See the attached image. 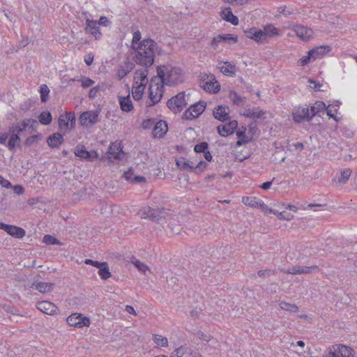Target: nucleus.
Here are the masks:
<instances>
[{"mask_svg": "<svg viewBox=\"0 0 357 357\" xmlns=\"http://www.w3.org/2000/svg\"><path fill=\"white\" fill-rule=\"evenodd\" d=\"M157 49V44L152 39L143 40L135 49V62L142 66H151L153 63Z\"/></svg>", "mask_w": 357, "mask_h": 357, "instance_id": "nucleus-1", "label": "nucleus"}, {"mask_svg": "<svg viewBox=\"0 0 357 357\" xmlns=\"http://www.w3.org/2000/svg\"><path fill=\"white\" fill-rule=\"evenodd\" d=\"M159 81L163 85L172 86L183 81L182 71L180 68L171 65H163L157 67Z\"/></svg>", "mask_w": 357, "mask_h": 357, "instance_id": "nucleus-2", "label": "nucleus"}, {"mask_svg": "<svg viewBox=\"0 0 357 357\" xmlns=\"http://www.w3.org/2000/svg\"><path fill=\"white\" fill-rule=\"evenodd\" d=\"M148 70L146 68L137 70L134 76L132 95L135 100L142 99L145 86L148 83Z\"/></svg>", "mask_w": 357, "mask_h": 357, "instance_id": "nucleus-3", "label": "nucleus"}, {"mask_svg": "<svg viewBox=\"0 0 357 357\" xmlns=\"http://www.w3.org/2000/svg\"><path fill=\"white\" fill-rule=\"evenodd\" d=\"M163 86L159 79L156 77L151 79L149 89V102L146 103V106L150 107L158 103L162 98L163 95Z\"/></svg>", "mask_w": 357, "mask_h": 357, "instance_id": "nucleus-4", "label": "nucleus"}, {"mask_svg": "<svg viewBox=\"0 0 357 357\" xmlns=\"http://www.w3.org/2000/svg\"><path fill=\"white\" fill-rule=\"evenodd\" d=\"M59 129L66 134L75 126V115L74 112H65L60 114L59 119Z\"/></svg>", "mask_w": 357, "mask_h": 357, "instance_id": "nucleus-5", "label": "nucleus"}, {"mask_svg": "<svg viewBox=\"0 0 357 357\" xmlns=\"http://www.w3.org/2000/svg\"><path fill=\"white\" fill-rule=\"evenodd\" d=\"M187 104L188 99L184 92L178 93L176 96L170 98L167 102L168 108L174 113L181 112Z\"/></svg>", "mask_w": 357, "mask_h": 357, "instance_id": "nucleus-6", "label": "nucleus"}, {"mask_svg": "<svg viewBox=\"0 0 357 357\" xmlns=\"http://www.w3.org/2000/svg\"><path fill=\"white\" fill-rule=\"evenodd\" d=\"M176 163L181 170L189 169L194 171L196 174H200L206 168L207 166L206 162L204 161L201 160L197 164H195L190 160L186 161L184 158L177 160Z\"/></svg>", "mask_w": 357, "mask_h": 357, "instance_id": "nucleus-7", "label": "nucleus"}, {"mask_svg": "<svg viewBox=\"0 0 357 357\" xmlns=\"http://www.w3.org/2000/svg\"><path fill=\"white\" fill-rule=\"evenodd\" d=\"M138 214L142 218H150L153 221H159L161 218L165 217L166 212L164 208L153 209L148 206L140 209Z\"/></svg>", "mask_w": 357, "mask_h": 357, "instance_id": "nucleus-8", "label": "nucleus"}, {"mask_svg": "<svg viewBox=\"0 0 357 357\" xmlns=\"http://www.w3.org/2000/svg\"><path fill=\"white\" fill-rule=\"evenodd\" d=\"M293 120L296 123L311 121L310 110L308 107L303 106H296L291 112Z\"/></svg>", "mask_w": 357, "mask_h": 357, "instance_id": "nucleus-9", "label": "nucleus"}, {"mask_svg": "<svg viewBox=\"0 0 357 357\" xmlns=\"http://www.w3.org/2000/svg\"><path fill=\"white\" fill-rule=\"evenodd\" d=\"M66 321L70 326L77 328L89 326L91 324L90 319L88 317L79 313L72 314L67 318Z\"/></svg>", "mask_w": 357, "mask_h": 357, "instance_id": "nucleus-10", "label": "nucleus"}, {"mask_svg": "<svg viewBox=\"0 0 357 357\" xmlns=\"http://www.w3.org/2000/svg\"><path fill=\"white\" fill-rule=\"evenodd\" d=\"M206 108L205 102H197L186 109L183 116L185 119H193L202 114Z\"/></svg>", "mask_w": 357, "mask_h": 357, "instance_id": "nucleus-11", "label": "nucleus"}, {"mask_svg": "<svg viewBox=\"0 0 357 357\" xmlns=\"http://www.w3.org/2000/svg\"><path fill=\"white\" fill-rule=\"evenodd\" d=\"M98 115L97 111L84 112L79 116V123L85 127L91 126L98 121Z\"/></svg>", "mask_w": 357, "mask_h": 357, "instance_id": "nucleus-12", "label": "nucleus"}, {"mask_svg": "<svg viewBox=\"0 0 357 357\" xmlns=\"http://www.w3.org/2000/svg\"><path fill=\"white\" fill-rule=\"evenodd\" d=\"M202 87L206 92L213 93H217L220 89V85L214 75L207 76V78L202 81Z\"/></svg>", "mask_w": 357, "mask_h": 357, "instance_id": "nucleus-13", "label": "nucleus"}, {"mask_svg": "<svg viewBox=\"0 0 357 357\" xmlns=\"http://www.w3.org/2000/svg\"><path fill=\"white\" fill-rule=\"evenodd\" d=\"M291 29L301 40L304 41L309 40L314 33L312 29L298 24L294 25Z\"/></svg>", "mask_w": 357, "mask_h": 357, "instance_id": "nucleus-14", "label": "nucleus"}, {"mask_svg": "<svg viewBox=\"0 0 357 357\" xmlns=\"http://www.w3.org/2000/svg\"><path fill=\"white\" fill-rule=\"evenodd\" d=\"M125 153L123 151V146L120 142H115L112 143L108 151V157L109 159L121 160L124 158Z\"/></svg>", "mask_w": 357, "mask_h": 357, "instance_id": "nucleus-15", "label": "nucleus"}, {"mask_svg": "<svg viewBox=\"0 0 357 357\" xmlns=\"http://www.w3.org/2000/svg\"><path fill=\"white\" fill-rule=\"evenodd\" d=\"M36 306L40 311L48 315L56 314L59 310L56 305L47 301L38 302Z\"/></svg>", "mask_w": 357, "mask_h": 357, "instance_id": "nucleus-16", "label": "nucleus"}, {"mask_svg": "<svg viewBox=\"0 0 357 357\" xmlns=\"http://www.w3.org/2000/svg\"><path fill=\"white\" fill-rule=\"evenodd\" d=\"M85 31L94 36L98 40L102 37V33L100 31L99 26L96 20H86Z\"/></svg>", "mask_w": 357, "mask_h": 357, "instance_id": "nucleus-17", "label": "nucleus"}, {"mask_svg": "<svg viewBox=\"0 0 357 357\" xmlns=\"http://www.w3.org/2000/svg\"><path fill=\"white\" fill-rule=\"evenodd\" d=\"M245 33L248 38L253 40L257 43L262 44L266 41L262 29L252 27L245 31Z\"/></svg>", "mask_w": 357, "mask_h": 357, "instance_id": "nucleus-18", "label": "nucleus"}, {"mask_svg": "<svg viewBox=\"0 0 357 357\" xmlns=\"http://www.w3.org/2000/svg\"><path fill=\"white\" fill-rule=\"evenodd\" d=\"M238 126V122L236 120L230 121L228 123L220 125L217 127L220 135L227 137L232 134Z\"/></svg>", "mask_w": 357, "mask_h": 357, "instance_id": "nucleus-19", "label": "nucleus"}, {"mask_svg": "<svg viewBox=\"0 0 357 357\" xmlns=\"http://www.w3.org/2000/svg\"><path fill=\"white\" fill-rule=\"evenodd\" d=\"M229 107L218 105L213 112L215 119L224 122L229 119Z\"/></svg>", "mask_w": 357, "mask_h": 357, "instance_id": "nucleus-20", "label": "nucleus"}, {"mask_svg": "<svg viewBox=\"0 0 357 357\" xmlns=\"http://www.w3.org/2000/svg\"><path fill=\"white\" fill-rule=\"evenodd\" d=\"M37 124V121L33 119H25L17 124L11 126V131H17L20 134L24 131L28 126H35Z\"/></svg>", "mask_w": 357, "mask_h": 357, "instance_id": "nucleus-21", "label": "nucleus"}, {"mask_svg": "<svg viewBox=\"0 0 357 357\" xmlns=\"http://www.w3.org/2000/svg\"><path fill=\"white\" fill-rule=\"evenodd\" d=\"M168 130V127L165 121H159L157 123L155 122L154 128L153 130V135L155 137H163Z\"/></svg>", "mask_w": 357, "mask_h": 357, "instance_id": "nucleus-22", "label": "nucleus"}, {"mask_svg": "<svg viewBox=\"0 0 357 357\" xmlns=\"http://www.w3.org/2000/svg\"><path fill=\"white\" fill-rule=\"evenodd\" d=\"M64 141L63 135L56 132L49 136L47 139V143L52 149L57 148L63 144Z\"/></svg>", "mask_w": 357, "mask_h": 357, "instance_id": "nucleus-23", "label": "nucleus"}, {"mask_svg": "<svg viewBox=\"0 0 357 357\" xmlns=\"http://www.w3.org/2000/svg\"><path fill=\"white\" fill-rule=\"evenodd\" d=\"M354 350L350 347L340 344L336 348V357H354Z\"/></svg>", "mask_w": 357, "mask_h": 357, "instance_id": "nucleus-24", "label": "nucleus"}, {"mask_svg": "<svg viewBox=\"0 0 357 357\" xmlns=\"http://www.w3.org/2000/svg\"><path fill=\"white\" fill-rule=\"evenodd\" d=\"M119 102L120 108L123 112H129L134 108L130 95L127 96H119Z\"/></svg>", "mask_w": 357, "mask_h": 357, "instance_id": "nucleus-25", "label": "nucleus"}, {"mask_svg": "<svg viewBox=\"0 0 357 357\" xmlns=\"http://www.w3.org/2000/svg\"><path fill=\"white\" fill-rule=\"evenodd\" d=\"M326 104L322 101H317L310 107V116L311 119L316 115L321 116V113L325 112Z\"/></svg>", "mask_w": 357, "mask_h": 357, "instance_id": "nucleus-26", "label": "nucleus"}, {"mask_svg": "<svg viewBox=\"0 0 357 357\" xmlns=\"http://www.w3.org/2000/svg\"><path fill=\"white\" fill-rule=\"evenodd\" d=\"M6 232L16 238H22L26 234L24 229L11 225H8Z\"/></svg>", "mask_w": 357, "mask_h": 357, "instance_id": "nucleus-27", "label": "nucleus"}, {"mask_svg": "<svg viewBox=\"0 0 357 357\" xmlns=\"http://www.w3.org/2000/svg\"><path fill=\"white\" fill-rule=\"evenodd\" d=\"M54 286V284L52 282H33L31 287L35 288L40 293L45 294L52 291Z\"/></svg>", "mask_w": 357, "mask_h": 357, "instance_id": "nucleus-28", "label": "nucleus"}, {"mask_svg": "<svg viewBox=\"0 0 357 357\" xmlns=\"http://www.w3.org/2000/svg\"><path fill=\"white\" fill-rule=\"evenodd\" d=\"M221 17L233 25H237L238 24V17L232 13L230 8H226L221 12Z\"/></svg>", "mask_w": 357, "mask_h": 357, "instance_id": "nucleus-29", "label": "nucleus"}, {"mask_svg": "<svg viewBox=\"0 0 357 357\" xmlns=\"http://www.w3.org/2000/svg\"><path fill=\"white\" fill-rule=\"evenodd\" d=\"M265 40L279 36V30L274 25L269 24L264 26L262 29Z\"/></svg>", "mask_w": 357, "mask_h": 357, "instance_id": "nucleus-30", "label": "nucleus"}, {"mask_svg": "<svg viewBox=\"0 0 357 357\" xmlns=\"http://www.w3.org/2000/svg\"><path fill=\"white\" fill-rule=\"evenodd\" d=\"M220 68L225 75L233 77L236 74V66L229 61L223 62Z\"/></svg>", "mask_w": 357, "mask_h": 357, "instance_id": "nucleus-31", "label": "nucleus"}, {"mask_svg": "<svg viewBox=\"0 0 357 357\" xmlns=\"http://www.w3.org/2000/svg\"><path fill=\"white\" fill-rule=\"evenodd\" d=\"M278 309L294 313L298 311V307L296 305L287 303L284 301H280L278 302Z\"/></svg>", "mask_w": 357, "mask_h": 357, "instance_id": "nucleus-32", "label": "nucleus"}, {"mask_svg": "<svg viewBox=\"0 0 357 357\" xmlns=\"http://www.w3.org/2000/svg\"><path fill=\"white\" fill-rule=\"evenodd\" d=\"M265 112L259 108L249 109L245 111L243 115L248 118L260 119L265 114Z\"/></svg>", "mask_w": 357, "mask_h": 357, "instance_id": "nucleus-33", "label": "nucleus"}, {"mask_svg": "<svg viewBox=\"0 0 357 357\" xmlns=\"http://www.w3.org/2000/svg\"><path fill=\"white\" fill-rule=\"evenodd\" d=\"M191 350L183 346L174 350L171 354V357H191Z\"/></svg>", "mask_w": 357, "mask_h": 357, "instance_id": "nucleus-34", "label": "nucleus"}, {"mask_svg": "<svg viewBox=\"0 0 357 357\" xmlns=\"http://www.w3.org/2000/svg\"><path fill=\"white\" fill-rule=\"evenodd\" d=\"M98 275L102 280L109 279L112 274L109 271L108 264L105 261L102 262V265L98 268Z\"/></svg>", "mask_w": 357, "mask_h": 357, "instance_id": "nucleus-35", "label": "nucleus"}, {"mask_svg": "<svg viewBox=\"0 0 357 357\" xmlns=\"http://www.w3.org/2000/svg\"><path fill=\"white\" fill-rule=\"evenodd\" d=\"M314 52L315 51H309L307 52V55L303 56L298 61V65L300 66H305L307 64H308L312 60L314 61L317 59V56H314Z\"/></svg>", "mask_w": 357, "mask_h": 357, "instance_id": "nucleus-36", "label": "nucleus"}, {"mask_svg": "<svg viewBox=\"0 0 357 357\" xmlns=\"http://www.w3.org/2000/svg\"><path fill=\"white\" fill-rule=\"evenodd\" d=\"M261 199L256 197H242V202L243 204L252 207V208H257L259 205V202H260Z\"/></svg>", "mask_w": 357, "mask_h": 357, "instance_id": "nucleus-37", "label": "nucleus"}, {"mask_svg": "<svg viewBox=\"0 0 357 357\" xmlns=\"http://www.w3.org/2000/svg\"><path fill=\"white\" fill-rule=\"evenodd\" d=\"M153 340L157 347H167L168 340L166 337H164L159 334L153 335Z\"/></svg>", "mask_w": 357, "mask_h": 357, "instance_id": "nucleus-38", "label": "nucleus"}, {"mask_svg": "<svg viewBox=\"0 0 357 357\" xmlns=\"http://www.w3.org/2000/svg\"><path fill=\"white\" fill-rule=\"evenodd\" d=\"M75 155L83 159L91 158V153L86 151L84 146H77L75 149Z\"/></svg>", "mask_w": 357, "mask_h": 357, "instance_id": "nucleus-39", "label": "nucleus"}, {"mask_svg": "<svg viewBox=\"0 0 357 357\" xmlns=\"http://www.w3.org/2000/svg\"><path fill=\"white\" fill-rule=\"evenodd\" d=\"M38 120L41 124L47 126L52 122V114L50 112H43L39 115Z\"/></svg>", "mask_w": 357, "mask_h": 357, "instance_id": "nucleus-40", "label": "nucleus"}, {"mask_svg": "<svg viewBox=\"0 0 357 357\" xmlns=\"http://www.w3.org/2000/svg\"><path fill=\"white\" fill-rule=\"evenodd\" d=\"M319 267L317 266H298V275L301 274H308L312 273L318 272Z\"/></svg>", "mask_w": 357, "mask_h": 357, "instance_id": "nucleus-41", "label": "nucleus"}, {"mask_svg": "<svg viewBox=\"0 0 357 357\" xmlns=\"http://www.w3.org/2000/svg\"><path fill=\"white\" fill-rule=\"evenodd\" d=\"M229 98L233 102L234 105H243V98L241 97L238 93L234 91H230L229 93Z\"/></svg>", "mask_w": 357, "mask_h": 357, "instance_id": "nucleus-42", "label": "nucleus"}, {"mask_svg": "<svg viewBox=\"0 0 357 357\" xmlns=\"http://www.w3.org/2000/svg\"><path fill=\"white\" fill-rule=\"evenodd\" d=\"M43 242L46 245H63V243L60 242L56 238L49 234L45 235L43 236Z\"/></svg>", "mask_w": 357, "mask_h": 357, "instance_id": "nucleus-43", "label": "nucleus"}, {"mask_svg": "<svg viewBox=\"0 0 357 357\" xmlns=\"http://www.w3.org/2000/svg\"><path fill=\"white\" fill-rule=\"evenodd\" d=\"M351 174V170L349 168L344 169V170L340 171V176L338 177V183H345L348 179L349 178Z\"/></svg>", "mask_w": 357, "mask_h": 357, "instance_id": "nucleus-44", "label": "nucleus"}, {"mask_svg": "<svg viewBox=\"0 0 357 357\" xmlns=\"http://www.w3.org/2000/svg\"><path fill=\"white\" fill-rule=\"evenodd\" d=\"M331 50V49L329 46H319L311 50L310 51H315L314 56H317L318 59L320 56H323L326 53L330 52Z\"/></svg>", "mask_w": 357, "mask_h": 357, "instance_id": "nucleus-45", "label": "nucleus"}, {"mask_svg": "<svg viewBox=\"0 0 357 357\" xmlns=\"http://www.w3.org/2000/svg\"><path fill=\"white\" fill-rule=\"evenodd\" d=\"M223 35V43H227L229 45H232V44H235L236 43H238V36H235V35H233V34H230V33H227V34H222Z\"/></svg>", "mask_w": 357, "mask_h": 357, "instance_id": "nucleus-46", "label": "nucleus"}, {"mask_svg": "<svg viewBox=\"0 0 357 357\" xmlns=\"http://www.w3.org/2000/svg\"><path fill=\"white\" fill-rule=\"evenodd\" d=\"M308 84H308L309 87L314 89L316 91H324V89H321V87L323 86L322 84H321L318 81H316V80H314L312 79H309Z\"/></svg>", "mask_w": 357, "mask_h": 357, "instance_id": "nucleus-47", "label": "nucleus"}, {"mask_svg": "<svg viewBox=\"0 0 357 357\" xmlns=\"http://www.w3.org/2000/svg\"><path fill=\"white\" fill-rule=\"evenodd\" d=\"M40 89L41 102H45L47 101L50 90L45 84L40 86Z\"/></svg>", "mask_w": 357, "mask_h": 357, "instance_id": "nucleus-48", "label": "nucleus"}, {"mask_svg": "<svg viewBox=\"0 0 357 357\" xmlns=\"http://www.w3.org/2000/svg\"><path fill=\"white\" fill-rule=\"evenodd\" d=\"M223 35L220 34L214 37L211 42V47L213 49H216L220 43L223 42Z\"/></svg>", "mask_w": 357, "mask_h": 357, "instance_id": "nucleus-49", "label": "nucleus"}, {"mask_svg": "<svg viewBox=\"0 0 357 357\" xmlns=\"http://www.w3.org/2000/svg\"><path fill=\"white\" fill-rule=\"evenodd\" d=\"M259 203L257 208H260L265 213L276 214L275 210L270 208L261 199Z\"/></svg>", "mask_w": 357, "mask_h": 357, "instance_id": "nucleus-50", "label": "nucleus"}, {"mask_svg": "<svg viewBox=\"0 0 357 357\" xmlns=\"http://www.w3.org/2000/svg\"><path fill=\"white\" fill-rule=\"evenodd\" d=\"M83 88H88L94 84V81L89 77H82L79 80Z\"/></svg>", "mask_w": 357, "mask_h": 357, "instance_id": "nucleus-51", "label": "nucleus"}, {"mask_svg": "<svg viewBox=\"0 0 357 357\" xmlns=\"http://www.w3.org/2000/svg\"><path fill=\"white\" fill-rule=\"evenodd\" d=\"M134 266L142 273H145L147 270H149V267L144 263L141 262L139 260H135L132 261Z\"/></svg>", "mask_w": 357, "mask_h": 357, "instance_id": "nucleus-52", "label": "nucleus"}, {"mask_svg": "<svg viewBox=\"0 0 357 357\" xmlns=\"http://www.w3.org/2000/svg\"><path fill=\"white\" fill-rule=\"evenodd\" d=\"M208 149V144L206 142H201L195 146L194 150L196 153H204Z\"/></svg>", "mask_w": 357, "mask_h": 357, "instance_id": "nucleus-53", "label": "nucleus"}, {"mask_svg": "<svg viewBox=\"0 0 357 357\" xmlns=\"http://www.w3.org/2000/svg\"><path fill=\"white\" fill-rule=\"evenodd\" d=\"M141 39V33L139 31H137L133 33L132 40V47L133 49H135L137 46L139 44V42Z\"/></svg>", "mask_w": 357, "mask_h": 357, "instance_id": "nucleus-54", "label": "nucleus"}, {"mask_svg": "<svg viewBox=\"0 0 357 357\" xmlns=\"http://www.w3.org/2000/svg\"><path fill=\"white\" fill-rule=\"evenodd\" d=\"M277 271L275 270H270V269H266V270H259L257 272V275L259 277H266L269 276L270 275H276Z\"/></svg>", "mask_w": 357, "mask_h": 357, "instance_id": "nucleus-55", "label": "nucleus"}, {"mask_svg": "<svg viewBox=\"0 0 357 357\" xmlns=\"http://www.w3.org/2000/svg\"><path fill=\"white\" fill-rule=\"evenodd\" d=\"M20 143L21 141H17V139L9 138L6 146L9 150L11 151L13 150L15 147L19 146L20 145Z\"/></svg>", "mask_w": 357, "mask_h": 357, "instance_id": "nucleus-56", "label": "nucleus"}, {"mask_svg": "<svg viewBox=\"0 0 357 357\" xmlns=\"http://www.w3.org/2000/svg\"><path fill=\"white\" fill-rule=\"evenodd\" d=\"M340 131L342 132V135L347 138L352 137L354 135L353 130L347 126L341 128Z\"/></svg>", "mask_w": 357, "mask_h": 357, "instance_id": "nucleus-57", "label": "nucleus"}, {"mask_svg": "<svg viewBox=\"0 0 357 357\" xmlns=\"http://www.w3.org/2000/svg\"><path fill=\"white\" fill-rule=\"evenodd\" d=\"M97 22L98 25H102L106 27L109 26L111 24V22L105 16H101Z\"/></svg>", "mask_w": 357, "mask_h": 357, "instance_id": "nucleus-58", "label": "nucleus"}, {"mask_svg": "<svg viewBox=\"0 0 357 357\" xmlns=\"http://www.w3.org/2000/svg\"><path fill=\"white\" fill-rule=\"evenodd\" d=\"M278 218L280 220H291L294 218V215L291 213H287L285 211H282L278 213Z\"/></svg>", "mask_w": 357, "mask_h": 357, "instance_id": "nucleus-59", "label": "nucleus"}, {"mask_svg": "<svg viewBox=\"0 0 357 357\" xmlns=\"http://www.w3.org/2000/svg\"><path fill=\"white\" fill-rule=\"evenodd\" d=\"M133 177H134V172L132 169H129L128 171H126L124 174H123V178L132 183V179H133Z\"/></svg>", "mask_w": 357, "mask_h": 357, "instance_id": "nucleus-60", "label": "nucleus"}, {"mask_svg": "<svg viewBox=\"0 0 357 357\" xmlns=\"http://www.w3.org/2000/svg\"><path fill=\"white\" fill-rule=\"evenodd\" d=\"M8 132L9 133L8 138L17 139V141H21L20 137V134L17 131H15V132L11 131V126L9 127Z\"/></svg>", "mask_w": 357, "mask_h": 357, "instance_id": "nucleus-61", "label": "nucleus"}, {"mask_svg": "<svg viewBox=\"0 0 357 357\" xmlns=\"http://www.w3.org/2000/svg\"><path fill=\"white\" fill-rule=\"evenodd\" d=\"M129 71L126 70L123 67H120L117 70V76L119 79H123L128 74Z\"/></svg>", "mask_w": 357, "mask_h": 357, "instance_id": "nucleus-62", "label": "nucleus"}, {"mask_svg": "<svg viewBox=\"0 0 357 357\" xmlns=\"http://www.w3.org/2000/svg\"><path fill=\"white\" fill-rule=\"evenodd\" d=\"M84 264L91 265L94 267L99 268L102 265V262L94 261L90 259H86L84 260Z\"/></svg>", "mask_w": 357, "mask_h": 357, "instance_id": "nucleus-63", "label": "nucleus"}, {"mask_svg": "<svg viewBox=\"0 0 357 357\" xmlns=\"http://www.w3.org/2000/svg\"><path fill=\"white\" fill-rule=\"evenodd\" d=\"M155 124V120L153 119H146L142 122V126L145 129H149L152 126Z\"/></svg>", "mask_w": 357, "mask_h": 357, "instance_id": "nucleus-64", "label": "nucleus"}]
</instances>
